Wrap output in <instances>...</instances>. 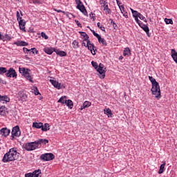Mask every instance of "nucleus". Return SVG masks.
Segmentation results:
<instances>
[{
    "label": "nucleus",
    "mask_w": 177,
    "mask_h": 177,
    "mask_svg": "<svg viewBox=\"0 0 177 177\" xmlns=\"http://www.w3.org/2000/svg\"><path fill=\"white\" fill-rule=\"evenodd\" d=\"M36 142L37 144V147H39V145H47V143H49V140L47 139H39Z\"/></svg>",
    "instance_id": "17"
},
{
    "label": "nucleus",
    "mask_w": 177,
    "mask_h": 177,
    "mask_svg": "<svg viewBox=\"0 0 177 177\" xmlns=\"http://www.w3.org/2000/svg\"><path fill=\"white\" fill-rule=\"evenodd\" d=\"M40 160L41 161H52V160H55V155L52 153L41 154Z\"/></svg>",
    "instance_id": "7"
},
{
    "label": "nucleus",
    "mask_w": 177,
    "mask_h": 177,
    "mask_svg": "<svg viewBox=\"0 0 177 177\" xmlns=\"http://www.w3.org/2000/svg\"><path fill=\"white\" fill-rule=\"evenodd\" d=\"M18 23L20 30L26 32V21H24V19H21L18 21Z\"/></svg>",
    "instance_id": "12"
},
{
    "label": "nucleus",
    "mask_w": 177,
    "mask_h": 177,
    "mask_svg": "<svg viewBox=\"0 0 177 177\" xmlns=\"http://www.w3.org/2000/svg\"><path fill=\"white\" fill-rule=\"evenodd\" d=\"M77 9H79V10H80V12H82V13H83L84 16H86V15H88V12L86 11V9L85 8V6H84V4H78L77 6Z\"/></svg>",
    "instance_id": "11"
},
{
    "label": "nucleus",
    "mask_w": 177,
    "mask_h": 177,
    "mask_svg": "<svg viewBox=\"0 0 177 177\" xmlns=\"http://www.w3.org/2000/svg\"><path fill=\"white\" fill-rule=\"evenodd\" d=\"M116 2H117V4H118V6H119V8H120V6H121V3L118 0H116Z\"/></svg>",
    "instance_id": "57"
},
{
    "label": "nucleus",
    "mask_w": 177,
    "mask_h": 177,
    "mask_svg": "<svg viewBox=\"0 0 177 177\" xmlns=\"http://www.w3.org/2000/svg\"><path fill=\"white\" fill-rule=\"evenodd\" d=\"M32 3L37 4V5H42L44 3V0H32Z\"/></svg>",
    "instance_id": "35"
},
{
    "label": "nucleus",
    "mask_w": 177,
    "mask_h": 177,
    "mask_svg": "<svg viewBox=\"0 0 177 177\" xmlns=\"http://www.w3.org/2000/svg\"><path fill=\"white\" fill-rule=\"evenodd\" d=\"M30 56H34V55H38V50L37 48H33L30 49V53H29Z\"/></svg>",
    "instance_id": "29"
},
{
    "label": "nucleus",
    "mask_w": 177,
    "mask_h": 177,
    "mask_svg": "<svg viewBox=\"0 0 177 177\" xmlns=\"http://www.w3.org/2000/svg\"><path fill=\"white\" fill-rule=\"evenodd\" d=\"M21 135V131H20V127L19 126L14 127L11 131V140H15L16 138H20Z\"/></svg>",
    "instance_id": "5"
},
{
    "label": "nucleus",
    "mask_w": 177,
    "mask_h": 177,
    "mask_svg": "<svg viewBox=\"0 0 177 177\" xmlns=\"http://www.w3.org/2000/svg\"><path fill=\"white\" fill-rule=\"evenodd\" d=\"M45 53H47V55H52L53 52H55V48H44Z\"/></svg>",
    "instance_id": "22"
},
{
    "label": "nucleus",
    "mask_w": 177,
    "mask_h": 177,
    "mask_svg": "<svg viewBox=\"0 0 177 177\" xmlns=\"http://www.w3.org/2000/svg\"><path fill=\"white\" fill-rule=\"evenodd\" d=\"M165 23H166V24H174V21L171 19L165 18Z\"/></svg>",
    "instance_id": "37"
},
{
    "label": "nucleus",
    "mask_w": 177,
    "mask_h": 177,
    "mask_svg": "<svg viewBox=\"0 0 177 177\" xmlns=\"http://www.w3.org/2000/svg\"><path fill=\"white\" fill-rule=\"evenodd\" d=\"M32 174L34 175V177H38L41 174V169L35 170Z\"/></svg>",
    "instance_id": "36"
},
{
    "label": "nucleus",
    "mask_w": 177,
    "mask_h": 177,
    "mask_svg": "<svg viewBox=\"0 0 177 177\" xmlns=\"http://www.w3.org/2000/svg\"><path fill=\"white\" fill-rule=\"evenodd\" d=\"M0 134L1 135V136H4L5 138H6L7 136H9V135H10V129L6 127L2 128L0 130Z\"/></svg>",
    "instance_id": "10"
},
{
    "label": "nucleus",
    "mask_w": 177,
    "mask_h": 177,
    "mask_svg": "<svg viewBox=\"0 0 177 177\" xmlns=\"http://www.w3.org/2000/svg\"><path fill=\"white\" fill-rule=\"evenodd\" d=\"M17 20L19 21V20H23L21 17H20V12L19 11L17 12Z\"/></svg>",
    "instance_id": "43"
},
{
    "label": "nucleus",
    "mask_w": 177,
    "mask_h": 177,
    "mask_svg": "<svg viewBox=\"0 0 177 177\" xmlns=\"http://www.w3.org/2000/svg\"><path fill=\"white\" fill-rule=\"evenodd\" d=\"M123 56H131V49L129 48H125L123 51Z\"/></svg>",
    "instance_id": "26"
},
{
    "label": "nucleus",
    "mask_w": 177,
    "mask_h": 177,
    "mask_svg": "<svg viewBox=\"0 0 177 177\" xmlns=\"http://www.w3.org/2000/svg\"><path fill=\"white\" fill-rule=\"evenodd\" d=\"M14 45H17V46H28V43L24 41H17L14 42Z\"/></svg>",
    "instance_id": "15"
},
{
    "label": "nucleus",
    "mask_w": 177,
    "mask_h": 177,
    "mask_svg": "<svg viewBox=\"0 0 177 177\" xmlns=\"http://www.w3.org/2000/svg\"><path fill=\"white\" fill-rule=\"evenodd\" d=\"M110 20H111V24L113 25V28H114V30H115V28H117V24H115V22L113 21V19H110Z\"/></svg>",
    "instance_id": "44"
},
{
    "label": "nucleus",
    "mask_w": 177,
    "mask_h": 177,
    "mask_svg": "<svg viewBox=\"0 0 177 177\" xmlns=\"http://www.w3.org/2000/svg\"><path fill=\"white\" fill-rule=\"evenodd\" d=\"M140 14V12H138V11H135L132 15H133V17H139V15Z\"/></svg>",
    "instance_id": "42"
},
{
    "label": "nucleus",
    "mask_w": 177,
    "mask_h": 177,
    "mask_svg": "<svg viewBox=\"0 0 177 177\" xmlns=\"http://www.w3.org/2000/svg\"><path fill=\"white\" fill-rule=\"evenodd\" d=\"M90 17H91V19H95V14H93V12H91Z\"/></svg>",
    "instance_id": "56"
},
{
    "label": "nucleus",
    "mask_w": 177,
    "mask_h": 177,
    "mask_svg": "<svg viewBox=\"0 0 177 177\" xmlns=\"http://www.w3.org/2000/svg\"><path fill=\"white\" fill-rule=\"evenodd\" d=\"M8 70L5 67H0V74H5L7 73Z\"/></svg>",
    "instance_id": "38"
},
{
    "label": "nucleus",
    "mask_w": 177,
    "mask_h": 177,
    "mask_svg": "<svg viewBox=\"0 0 177 177\" xmlns=\"http://www.w3.org/2000/svg\"><path fill=\"white\" fill-rule=\"evenodd\" d=\"M49 129H50L49 128V124L45 123L44 124V123H42L41 131H43L44 132H46L47 131H49Z\"/></svg>",
    "instance_id": "23"
},
{
    "label": "nucleus",
    "mask_w": 177,
    "mask_h": 177,
    "mask_svg": "<svg viewBox=\"0 0 177 177\" xmlns=\"http://www.w3.org/2000/svg\"><path fill=\"white\" fill-rule=\"evenodd\" d=\"M85 42H86V41L83 40V42H82V46H86V44Z\"/></svg>",
    "instance_id": "58"
},
{
    "label": "nucleus",
    "mask_w": 177,
    "mask_h": 177,
    "mask_svg": "<svg viewBox=\"0 0 177 177\" xmlns=\"http://www.w3.org/2000/svg\"><path fill=\"white\" fill-rule=\"evenodd\" d=\"M25 177H34L32 173H28L25 174Z\"/></svg>",
    "instance_id": "50"
},
{
    "label": "nucleus",
    "mask_w": 177,
    "mask_h": 177,
    "mask_svg": "<svg viewBox=\"0 0 177 177\" xmlns=\"http://www.w3.org/2000/svg\"><path fill=\"white\" fill-rule=\"evenodd\" d=\"M53 10H55V12H57V13H63V12H64V11H62V10H57L55 8H54Z\"/></svg>",
    "instance_id": "54"
},
{
    "label": "nucleus",
    "mask_w": 177,
    "mask_h": 177,
    "mask_svg": "<svg viewBox=\"0 0 177 177\" xmlns=\"http://www.w3.org/2000/svg\"><path fill=\"white\" fill-rule=\"evenodd\" d=\"M75 2L77 5H81L82 4V1L81 0H75Z\"/></svg>",
    "instance_id": "55"
},
{
    "label": "nucleus",
    "mask_w": 177,
    "mask_h": 177,
    "mask_svg": "<svg viewBox=\"0 0 177 177\" xmlns=\"http://www.w3.org/2000/svg\"><path fill=\"white\" fill-rule=\"evenodd\" d=\"M104 114L108 115L109 118L113 117V113L111 112V109L108 108L106 109H104Z\"/></svg>",
    "instance_id": "27"
},
{
    "label": "nucleus",
    "mask_w": 177,
    "mask_h": 177,
    "mask_svg": "<svg viewBox=\"0 0 177 177\" xmlns=\"http://www.w3.org/2000/svg\"><path fill=\"white\" fill-rule=\"evenodd\" d=\"M41 35L42 38H44V39H48V38H49L48 35H46V34L44 32H41Z\"/></svg>",
    "instance_id": "45"
},
{
    "label": "nucleus",
    "mask_w": 177,
    "mask_h": 177,
    "mask_svg": "<svg viewBox=\"0 0 177 177\" xmlns=\"http://www.w3.org/2000/svg\"><path fill=\"white\" fill-rule=\"evenodd\" d=\"M86 44V48H88V50H90L91 53L93 55H96V47L93 44L91 43V40H88Z\"/></svg>",
    "instance_id": "9"
},
{
    "label": "nucleus",
    "mask_w": 177,
    "mask_h": 177,
    "mask_svg": "<svg viewBox=\"0 0 177 177\" xmlns=\"http://www.w3.org/2000/svg\"><path fill=\"white\" fill-rule=\"evenodd\" d=\"M65 104L68 107H69V109H73V107H74V103L71 100H66Z\"/></svg>",
    "instance_id": "25"
},
{
    "label": "nucleus",
    "mask_w": 177,
    "mask_h": 177,
    "mask_svg": "<svg viewBox=\"0 0 177 177\" xmlns=\"http://www.w3.org/2000/svg\"><path fill=\"white\" fill-rule=\"evenodd\" d=\"M140 27L146 32L147 37H150V29L149 28V26H147V25L140 24Z\"/></svg>",
    "instance_id": "14"
},
{
    "label": "nucleus",
    "mask_w": 177,
    "mask_h": 177,
    "mask_svg": "<svg viewBox=\"0 0 177 177\" xmlns=\"http://www.w3.org/2000/svg\"><path fill=\"white\" fill-rule=\"evenodd\" d=\"M0 39H2V35H1V32H0Z\"/></svg>",
    "instance_id": "61"
},
{
    "label": "nucleus",
    "mask_w": 177,
    "mask_h": 177,
    "mask_svg": "<svg viewBox=\"0 0 177 177\" xmlns=\"http://www.w3.org/2000/svg\"><path fill=\"white\" fill-rule=\"evenodd\" d=\"M120 10L121 13L123 15L124 17H125V19H128V12L125 10V8L124 7L123 5L120 6Z\"/></svg>",
    "instance_id": "16"
},
{
    "label": "nucleus",
    "mask_w": 177,
    "mask_h": 177,
    "mask_svg": "<svg viewBox=\"0 0 177 177\" xmlns=\"http://www.w3.org/2000/svg\"><path fill=\"white\" fill-rule=\"evenodd\" d=\"M109 9V5L106 4V2L104 3V10Z\"/></svg>",
    "instance_id": "53"
},
{
    "label": "nucleus",
    "mask_w": 177,
    "mask_h": 177,
    "mask_svg": "<svg viewBox=\"0 0 177 177\" xmlns=\"http://www.w3.org/2000/svg\"><path fill=\"white\" fill-rule=\"evenodd\" d=\"M62 13L64 15H65V16H66V17H68V19H71V16H73V14H71L70 12H62Z\"/></svg>",
    "instance_id": "41"
},
{
    "label": "nucleus",
    "mask_w": 177,
    "mask_h": 177,
    "mask_svg": "<svg viewBox=\"0 0 177 177\" xmlns=\"http://www.w3.org/2000/svg\"><path fill=\"white\" fill-rule=\"evenodd\" d=\"M32 127L36 128L37 129H42V122H33Z\"/></svg>",
    "instance_id": "24"
},
{
    "label": "nucleus",
    "mask_w": 177,
    "mask_h": 177,
    "mask_svg": "<svg viewBox=\"0 0 177 177\" xmlns=\"http://www.w3.org/2000/svg\"><path fill=\"white\" fill-rule=\"evenodd\" d=\"M73 49H78L80 48V43L77 40H74L72 43Z\"/></svg>",
    "instance_id": "31"
},
{
    "label": "nucleus",
    "mask_w": 177,
    "mask_h": 177,
    "mask_svg": "<svg viewBox=\"0 0 177 177\" xmlns=\"http://www.w3.org/2000/svg\"><path fill=\"white\" fill-rule=\"evenodd\" d=\"M97 38L100 44H102L104 46H107V41H106V39L102 38L100 35H99Z\"/></svg>",
    "instance_id": "19"
},
{
    "label": "nucleus",
    "mask_w": 177,
    "mask_h": 177,
    "mask_svg": "<svg viewBox=\"0 0 177 177\" xmlns=\"http://www.w3.org/2000/svg\"><path fill=\"white\" fill-rule=\"evenodd\" d=\"M79 32L80 35L83 37L84 41H85L86 42H88V41H89V36H88V34H86V32Z\"/></svg>",
    "instance_id": "20"
},
{
    "label": "nucleus",
    "mask_w": 177,
    "mask_h": 177,
    "mask_svg": "<svg viewBox=\"0 0 177 177\" xmlns=\"http://www.w3.org/2000/svg\"><path fill=\"white\" fill-rule=\"evenodd\" d=\"M106 15H110L111 13V10L110 8H106V10H104Z\"/></svg>",
    "instance_id": "46"
},
{
    "label": "nucleus",
    "mask_w": 177,
    "mask_h": 177,
    "mask_svg": "<svg viewBox=\"0 0 177 177\" xmlns=\"http://www.w3.org/2000/svg\"><path fill=\"white\" fill-rule=\"evenodd\" d=\"M138 17H134V19H135L136 23H138V24L139 26H140L141 24H140V21H139Z\"/></svg>",
    "instance_id": "49"
},
{
    "label": "nucleus",
    "mask_w": 177,
    "mask_h": 177,
    "mask_svg": "<svg viewBox=\"0 0 177 177\" xmlns=\"http://www.w3.org/2000/svg\"><path fill=\"white\" fill-rule=\"evenodd\" d=\"M30 71H31L30 69L26 68L24 67L19 68V72L20 73V74H22V75L24 76L26 80L30 81V82L34 84V81H32V77H31V74H30Z\"/></svg>",
    "instance_id": "4"
},
{
    "label": "nucleus",
    "mask_w": 177,
    "mask_h": 177,
    "mask_svg": "<svg viewBox=\"0 0 177 177\" xmlns=\"http://www.w3.org/2000/svg\"><path fill=\"white\" fill-rule=\"evenodd\" d=\"M6 77L8 78H17V73L13 68H10L6 73Z\"/></svg>",
    "instance_id": "8"
},
{
    "label": "nucleus",
    "mask_w": 177,
    "mask_h": 177,
    "mask_svg": "<svg viewBox=\"0 0 177 177\" xmlns=\"http://www.w3.org/2000/svg\"><path fill=\"white\" fill-rule=\"evenodd\" d=\"M57 55H59V56H61V57H64V56H67V53L65 51H59L57 50L56 52Z\"/></svg>",
    "instance_id": "33"
},
{
    "label": "nucleus",
    "mask_w": 177,
    "mask_h": 177,
    "mask_svg": "<svg viewBox=\"0 0 177 177\" xmlns=\"http://www.w3.org/2000/svg\"><path fill=\"white\" fill-rule=\"evenodd\" d=\"M97 26L98 28H100V30H101L102 31H106V28H104V26H102V25L100 24V22H98V23L97 24Z\"/></svg>",
    "instance_id": "39"
},
{
    "label": "nucleus",
    "mask_w": 177,
    "mask_h": 177,
    "mask_svg": "<svg viewBox=\"0 0 177 177\" xmlns=\"http://www.w3.org/2000/svg\"><path fill=\"white\" fill-rule=\"evenodd\" d=\"M165 164H166V162H163V163L160 166V169L158 171L159 174H161L164 172V169L165 168Z\"/></svg>",
    "instance_id": "30"
},
{
    "label": "nucleus",
    "mask_w": 177,
    "mask_h": 177,
    "mask_svg": "<svg viewBox=\"0 0 177 177\" xmlns=\"http://www.w3.org/2000/svg\"><path fill=\"white\" fill-rule=\"evenodd\" d=\"M1 81H2V79L0 78V82H1Z\"/></svg>",
    "instance_id": "62"
},
{
    "label": "nucleus",
    "mask_w": 177,
    "mask_h": 177,
    "mask_svg": "<svg viewBox=\"0 0 177 177\" xmlns=\"http://www.w3.org/2000/svg\"><path fill=\"white\" fill-rule=\"evenodd\" d=\"M0 102L1 103H8V102H10V99L8 97V95H0Z\"/></svg>",
    "instance_id": "18"
},
{
    "label": "nucleus",
    "mask_w": 177,
    "mask_h": 177,
    "mask_svg": "<svg viewBox=\"0 0 177 177\" xmlns=\"http://www.w3.org/2000/svg\"><path fill=\"white\" fill-rule=\"evenodd\" d=\"M66 99V96H64V97H61L59 98V100L57 101L58 103H61L62 104H66V102H67V100H64Z\"/></svg>",
    "instance_id": "34"
},
{
    "label": "nucleus",
    "mask_w": 177,
    "mask_h": 177,
    "mask_svg": "<svg viewBox=\"0 0 177 177\" xmlns=\"http://www.w3.org/2000/svg\"><path fill=\"white\" fill-rule=\"evenodd\" d=\"M23 50H24V53H30V49H28L26 47L23 48Z\"/></svg>",
    "instance_id": "48"
},
{
    "label": "nucleus",
    "mask_w": 177,
    "mask_h": 177,
    "mask_svg": "<svg viewBox=\"0 0 177 177\" xmlns=\"http://www.w3.org/2000/svg\"><path fill=\"white\" fill-rule=\"evenodd\" d=\"M87 28H89V26H88Z\"/></svg>",
    "instance_id": "64"
},
{
    "label": "nucleus",
    "mask_w": 177,
    "mask_h": 177,
    "mask_svg": "<svg viewBox=\"0 0 177 177\" xmlns=\"http://www.w3.org/2000/svg\"><path fill=\"white\" fill-rule=\"evenodd\" d=\"M90 30H91V32L93 33V35H94V37H96V38H97L100 35L96 33V32H95L93 30H92V29H90Z\"/></svg>",
    "instance_id": "47"
},
{
    "label": "nucleus",
    "mask_w": 177,
    "mask_h": 177,
    "mask_svg": "<svg viewBox=\"0 0 177 177\" xmlns=\"http://www.w3.org/2000/svg\"><path fill=\"white\" fill-rule=\"evenodd\" d=\"M50 82H51L52 85L57 89H62V84L59 83V82L53 80H50Z\"/></svg>",
    "instance_id": "13"
},
{
    "label": "nucleus",
    "mask_w": 177,
    "mask_h": 177,
    "mask_svg": "<svg viewBox=\"0 0 177 177\" xmlns=\"http://www.w3.org/2000/svg\"><path fill=\"white\" fill-rule=\"evenodd\" d=\"M5 114H6V106H0V115H5Z\"/></svg>",
    "instance_id": "28"
},
{
    "label": "nucleus",
    "mask_w": 177,
    "mask_h": 177,
    "mask_svg": "<svg viewBox=\"0 0 177 177\" xmlns=\"http://www.w3.org/2000/svg\"><path fill=\"white\" fill-rule=\"evenodd\" d=\"M138 17L140 19V20H145V16L140 13L139 14Z\"/></svg>",
    "instance_id": "52"
},
{
    "label": "nucleus",
    "mask_w": 177,
    "mask_h": 177,
    "mask_svg": "<svg viewBox=\"0 0 177 177\" xmlns=\"http://www.w3.org/2000/svg\"><path fill=\"white\" fill-rule=\"evenodd\" d=\"M75 21L78 27H82V25L81 24V23H80V21L75 20Z\"/></svg>",
    "instance_id": "51"
},
{
    "label": "nucleus",
    "mask_w": 177,
    "mask_h": 177,
    "mask_svg": "<svg viewBox=\"0 0 177 177\" xmlns=\"http://www.w3.org/2000/svg\"><path fill=\"white\" fill-rule=\"evenodd\" d=\"M24 149L27 151H32L33 150H36V149H38V144L37 143V141L27 142L26 144H25Z\"/></svg>",
    "instance_id": "6"
},
{
    "label": "nucleus",
    "mask_w": 177,
    "mask_h": 177,
    "mask_svg": "<svg viewBox=\"0 0 177 177\" xmlns=\"http://www.w3.org/2000/svg\"><path fill=\"white\" fill-rule=\"evenodd\" d=\"M130 10H131V13L133 14L136 10H134L132 8H130Z\"/></svg>",
    "instance_id": "59"
},
{
    "label": "nucleus",
    "mask_w": 177,
    "mask_h": 177,
    "mask_svg": "<svg viewBox=\"0 0 177 177\" xmlns=\"http://www.w3.org/2000/svg\"><path fill=\"white\" fill-rule=\"evenodd\" d=\"M20 157V153L17 152L16 148L10 149L9 151L7 152L3 157V162H9L10 161H15Z\"/></svg>",
    "instance_id": "1"
},
{
    "label": "nucleus",
    "mask_w": 177,
    "mask_h": 177,
    "mask_svg": "<svg viewBox=\"0 0 177 177\" xmlns=\"http://www.w3.org/2000/svg\"><path fill=\"white\" fill-rule=\"evenodd\" d=\"M149 80L152 84V88L151 92L152 95L155 96L156 99H161V90L160 89V84L152 76H149Z\"/></svg>",
    "instance_id": "2"
},
{
    "label": "nucleus",
    "mask_w": 177,
    "mask_h": 177,
    "mask_svg": "<svg viewBox=\"0 0 177 177\" xmlns=\"http://www.w3.org/2000/svg\"><path fill=\"white\" fill-rule=\"evenodd\" d=\"M33 88H34L35 95L36 96H38V95H39V91H38V87L35 86L33 87Z\"/></svg>",
    "instance_id": "40"
},
{
    "label": "nucleus",
    "mask_w": 177,
    "mask_h": 177,
    "mask_svg": "<svg viewBox=\"0 0 177 177\" xmlns=\"http://www.w3.org/2000/svg\"><path fill=\"white\" fill-rule=\"evenodd\" d=\"M1 39L2 41H10V39H12V37H10V35L6 34L3 36H2Z\"/></svg>",
    "instance_id": "32"
},
{
    "label": "nucleus",
    "mask_w": 177,
    "mask_h": 177,
    "mask_svg": "<svg viewBox=\"0 0 177 177\" xmlns=\"http://www.w3.org/2000/svg\"><path fill=\"white\" fill-rule=\"evenodd\" d=\"M122 59H124V57H122V56H120V57H119V59H120V60H122Z\"/></svg>",
    "instance_id": "60"
},
{
    "label": "nucleus",
    "mask_w": 177,
    "mask_h": 177,
    "mask_svg": "<svg viewBox=\"0 0 177 177\" xmlns=\"http://www.w3.org/2000/svg\"><path fill=\"white\" fill-rule=\"evenodd\" d=\"M91 64L93 67L97 70V73L100 74V78H101V80H104V78L106 77V71H107V69L106 67H104V65L100 63L99 66H97V62H95L94 61L91 62Z\"/></svg>",
    "instance_id": "3"
},
{
    "label": "nucleus",
    "mask_w": 177,
    "mask_h": 177,
    "mask_svg": "<svg viewBox=\"0 0 177 177\" xmlns=\"http://www.w3.org/2000/svg\"><path fill=\"white\" fill-rule=\"evenodd\" d=\"M91 105H92V103H91V102L85 101L83 103V106H81V110H84V109H86L88 107H91Z\"/></svg>",
    "instance_id": "21"
},
{
    "label": "nucleus",
    "mask_w": 177,
    "mask_h": 177,
    "mask_svg": "<svg viewBox=\"0 0 177 177\" xmlns=\"http://www.w3.org/2000/svg\"><path fill=\"white\" fill-rule=\"evenodd\" d=\"M20 13H21V15H22V14H21V11H20Z\"/></svg>",
    "instance_id": "63"
}]
</instances>
